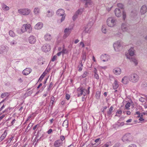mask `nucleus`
I'll return each instance as SVG.
<instances>
[{"label":"nucleus","mask_w":147,"mask_h":147,"mask_svg":"<svg viewBox=\"0 0 147 147\" xmlns=\"http://www.w3.org/2000/svg\"><path fill=\"white\" fill-rule=\"evenodd\" d=\"M139 76L136 74L133 73L130 74L129 77V80L131 82L133 83L137 82L139 80Z\"/></svg>","instance_id":"1"},{"label":"nucleus","mask_w":147,"mask_h":147,"mask_svg":"<svg viewBox=\"0 0 147 147\" xmlns=\"http://www.w3.org/2000/svg\"><path fill=\"white\" fill-rule=\"evenodd\" d=\"M107 25L110 27H113L115 26L117 23L116 19L113 18H109L107 20Z\"/></svg>","instance_id":"2"},{"label":"nucleus","mask_w":147,"mask_h":147,"mask_svg":"<svg viewBox=\"0 0 147 147\" xmlns=\"http://www.w3.org/2000/svg\"><path fill=\"white\" fill-rule=\"evenodd\" d=\"M87 90L82 87H80L78 88L77 90V96L78 97L82 95L85 96L87 93Z\"/></svg>","instance_id":"3"},{"label":"nucleus","mask_w":147,"mask_h":147,"mask_svg":"<svg viewBox=\"0 0 147 147\" xmlns=\"http://www.w3.org/2000/svg\"><path fill=\"white\" fill-rule=\"evenodd\" d=\"M132 137L130 134H126L122 138L123 141L125 143L131 142L132 140Z\"/></svg>","instance_id":"4"},{"label":"nucleus","mask_w":147,"mask_h":147,"mask_svg":"<svg viewBox=\"0 0 147 147\" xmlns=\"http://www.w3.org/2000/svg\"><path fill=\"white\" fill-rule=\"evenodd\" d=\"M57 14L59 16H62L61 19V22H62L65 19V15L64 11L62 9H58L57 11Z\"/></svg>","instance_id":"5"},{"label":"nucleus","mask_w":147,"mask_h":147,"mask_svg":"<svg viewBox=\"0 0 147 147\" xmlns=\"http://www.w3.org/2000/svg\"><path fill=\"white\" fill-rule=\"evenodd\" d=\"M18 12L23 15H27L30 13V9H20L18 10Z\"/></svg>","instance_id":"6"},{"label":"nucleus","mask_w":147,"mask_h":147,"mask_svg":"<svg viewBox=\"0 0 147 147\" xmlns=\"http://www.w3.org/2000/svg\"><path fill=\"white\" fill-rule=\"evenodd\" d=\"M72 30V28H67L64 30V34L63 36L64 39L67 38L70 34Z\"/></svg>","instance_id":"7"},{"label":"nucleus","mask_w":147,"mask_h":147,"mask_svg":"<svg viewBox=\"0 0 147 147\" xmlns=\"http://www.w3.org/2000/svg\"><path fill=\"white\" fill-rule=\"evenodd\" d=\"M42 50L44 52H46L49 51L51 49V47L48 44H45L42 47Z\"/></svg>","instance_id":"8"},{"label":"nucleus","mask_w":147,"mask_h":147,"mask_svg":"<svg viewBox=\"0 0 147 147\" xmlns=\"http://www.w3.org/2000/svg\"><path fill=\"white\" fill-rule=\"evenodd\" d=\"M122 42L120 41H117L113 45L115 50L116 51H118L119 48L121 47Z\"/></svg>","instance_id":"9"},{"label":"nucleus","mask_w":147,"mask_h":147,"mask_svg":"<svg viewBox=\"0 0 147 147\" xmlns=\"http://www.w3.org/2000/svg\"><path fill=\"white\" fill-rule=\"evenodd\" d=\"M93 23V21H91L90 23L88 24L86 27L85 30L86 32L90 33L91 30V27Z\"/></svg>","instance_id":"10"},{"label":"nucleus","mask_w":147,"mask_h":147,"mask_svg":"<svg viewBox=\"0 0 147 147\" xmlns=\"http://www.w3.org/2000/svg\"><path fill=\"white\" fill-rule=\"evenodd\" d=\"M147 11V7L146 5H144L141 7L140 13L141 15L144 14Z\"/></svg>","instance_id":"11"},{"label":"nucleus","mask_w":147,"mask_h":147,"mask_svg":"<svg viewBox=\"0 0 147 147\" xmlns=\"http://www.w3.org/2000/svg\"><path fill=\"white\" fill-rule=\"evenodd\" d=\"M83 11V9H80L77 11L73 16V18L74 20L76 19L78 15L81 14Z\"/></svg>","instance_id":"12"},{"label":"nucleus","mask_w":147,"mask_h":147,"mask_svg":"<svg viewBox=\"0 0 147 147\" xmlns=\"http://www.w3.org/2000/svg\"><path fill=\"white\" fill-rule=\"evenodd\" d=\"M82 1H86L85 7H87L89 6L91 7L93 5V3L91 0H81Z\"/></svg>","instance_id":"13"},{"label":"nucleus","mask_w":147,"mask_h":147,"mask_svg":"<svg viewBox=\"0 0 147 147\" xmlns=\"http://www.w3.org/2000/svg\"><path fill=\"white\" fill-rule=\"evenodd\" d=\"M119 82L116 79H115L114 81L112 84L113 89L114 90L117 89L119 86Z\"/></svg>","instance_id":"14"},{"label":"nucleus","mask_w":147,"mask_h":147,"mask_svg":"<svg viewBox=\"0 0 147 147\" xmlns=\"http://www.w3.org/2000/svg\"><path fill=\"white\" fill-rule=\"evenodd\" d=\"M127 58L130 59L131 62H133L135 66H137L138 63L137 59L135 57H131L130 56H127Z\"/></svg>","instance_id":"15"},{"label":"nucleus","mask_w":147,"mask_h":147,"mask_svg":"<svg viewBox=\"0 0 147 147\" xmlns=\"http://www.w3.org/2000/svg\"><path fill=\"white\" fill-rule=\"evenodd\" d=\"M63 144L62 142L60 140L56 141L54 143V146L55 147H59Z\"/></svg>","instance_id":"16"},{"label":"nucleus","mask_w":147,"mask_h":147,"mask_svg":"<svg viewBox=\"0 0 147 147\" xmlns=\"http://www.w3.org/2000/svg\"><path fill=\"white\" fill-rule=\"evenodd\" d=\"M32 71V69L30 68H26L22 71V74L26 76L29 74Z\"/></svg>","instance_id":"17"},{"label":"nucleus","mask_w":147,"mask_h":147,"mask_svg":"<svg viewBox=\"0 0 147 147\" xmlns=\"http://www.w3.org/2000/svg\"><path fill=\"white\" fill-rule=\"evenodd\" d=\"M109 58V56L106 54L102 55L100 56L101 59L103 61H108Z\"/></svg>","instance_id":"18"},{"label":"nucleus","mask_w":147,"mask_h":147,"mask_svg":"<svg viewBox=\"0 0 147 147\" xmlns=\"http://www.w3.org/2000/svg\"><path fill=\"white\" fill-rule=\"evenodd\" d=\"M28 41L30 43L33 44L35 42L36 39L35 37L33 36H31L29 38Z\"/></svg>","instance_id":"19"},{"label":"nucleus","mask_w":147,"mask_h":147,"mask_svg":"<svg viewBox=\"0 0 147 147\" xmlns=\"http://www.w3.org/2000/svg\"><path fill=\"white\" fill-rule=\"evenodd\" d=\"M114 12L115 16L117 17H120L121 16V13L120 10L118 8H116L115 11Z\"/></svg>","instance_id":"20"},{"label":"nucleus","mask_w":147,"mask_h":147,"mask_svg":"<svg viewBox=\"0 0 147 147\" xmlns=\"http://www.w3.org/2000/svg\"><path fill=\"white\" fill-rule=\"evenodd\" d=\"M43 24L42 22H39L37 23L35 26V29L38 30L41 29L43 27Z\"/></svg>","instance_id":"21"},{"label":"nucleus","mask_w":147,"mask_h":147,"mask_svg":"<svg viewBox=\"0 0 147 147\" xmlns=\"http://www.w3.org/2000/svg\"><path fill=\"white\" fill-rule=\"evenodd\" d=\"M113 72L116 75H119L121 73V70L119 68H116L113 70Z\"/></svg>","instance_id":"22"},{"label":"nucleus","mask_w":147,"mask_h":147,"mask_svg":"<svg viewBox=\"0 0 147 147\" xmlns=\"http://www.w3.org/2000/svg\"><path fill=\"white\" fill-rule=\"evenodd\" d=\"M121 29L123 32L127 31L128 30V28L125 23H123L121 25Z\"/></svg>","instance_id":"23"},{"label":"nucleus","mask_w":147,"mask_h":147,"mask_svg":"<svg viewBox=\"0 0 147 147\" xmlns=\"http://www.w3.org/2000/svg\"><path fill=\"white\" fill-rule=\"evenodd\" d=\"M26 25V31H27L28 33H30L31 32L32 30V28L31 27V26L30 24H25Z\"/></svg>","instance_id":"24"},{"label":"nucleus","mask_w":147,"mask_h":147,"mask_svg":"<svg viewBox=\"0 0 147 147\" xmlns=\"http://www.w3.org/2000/svg\"><path fill=\"white\" fill-rule=\"evenodd\" d=\"M52 37L51 35L48 34H46L45 36V40L47 41H50L52 39Z\"/></svg>","instance_id":"25"},{"label":"nucleus","mask_w":147,"mask_h":147,"mask_svg":"<svg viewBox=\"0 0 147 147\" xmlns=\"http://www.w3.org/2000/svg\"><path fill=\"white\" fill-rule=\"evenodd\" d=\"M128 77L127 76H125L122 79L121 82L124 84H126L128 82Z\"/></svg>","instance_id":"26"},{"label":"nucleus","mask_w":147,"mask_h":147,"mask_svg":"<svg viewBox=\"0 0 147 147\" xmlns=\"http://www.w3.org/2000/svg\"><path fill=\"white\" fill-rule=\"evenodd\" d=\"M7 131L5 130L4 133L0 137V142L3 140L6 137L7 134Z\"/></svg>","instance_id":"27"},{"label":"nucleus","mask_w":147,"mask_h":147,"mask_svg":"<svg viewBox=\"0 0 147 147\" xmlns=\"http://www.w3.org/2000/svg\"><path fill=\"white\" fill-rule=\"evenodd\" d=\"M129 53L130 56H133L134 53V50L133 48H131L129 50Z\"/></svg>","instance_id":"28"},{"label":"nucleus","mask_w":147,"mask_h":147,"mask_svg":"<svg viewBox=\"0 0 147 147\" xmlns=\"http://www.w3.org/2000/svg\"><path fill=\"white\" fill-rule=\"evenodd\" d=\"M40 9L38 7H36L34 9V13L36 15H38L40 13Z\"/></svg>","instance_id":"29"},{"label":"nucleus","mask_w":147,"mask_h":147,"mask_svg":"<svg viewBox=\"0 0 147 147\" xmlns=\"http://www.w3.org/2000/svg\"><path fill=\"white\" fill-rule=\"evenodd\" d=\"M63 49L61 51L62 53L63 54L68 53V51L65 48L64 45H63Z\"/></svg>","instance_id":"30"},{"label":"nucleus","mask_w":147,"mask_h":147,"mask_svg":"<svg viewBox=\"0 0 147 147\" xmlns=\"http://www.w3.org/2000/svg\"><path fill=\"white\" fill-rule=\"evenodd\" d=\"M83 67V64H82V62H81V63L79 64L78 66V71H81L82 69V67Z\"/></svg>","instance_id":"31"},{"label":"nucleus","mask_w":147,"mask_h":147,"mask_svg":"<svg viewBox=\"0 0 147 147\" xmlns=\"http://www.w3.org/2000/svg\"><path fill=\"white\" fill-rule=\"evenodd\" d=\"M122 111L121 109H119L117 110V112L116 113L115 116H117L118 117H120L122 114Z\"/></svg>","instance_id":"32"},{"label":"nucleus","mask_w":147,"mask_h":147,"mask_svg":"<svg viewBox=\"0 0 147 147\" xmlns=\"http://www.w3.org/2000/svg\"><path fill=\"white\" fill-rule=\"evenodd\" d=\"M26 25L25 24H23L22 27L21 29V31L22 33H24L26 31Z\"/></svg>","instance_id":"33"},{"label":"nucleus","mask_w":147,"mask_h":147,"mask_svg":"<svg viewBox=\"0 0 147 147\" xmlns=\"http://www.w3.org/2000/svg\"><path fill=\"white\" fill-rule=\"evenodd\" d=\"M2 9L4 10L7 11L9 9V7L5 4H2Z\"/></svg>","instance_id":"34"},{"label":"nucleus","mask_w":147,"mask_h":147,"mask_svg":"<svg viewBox=\"0 0 147 147\" xmlns=\"http://www.w3.org/2000/svg\"><path fill=\"white\" fill-rule=\"evenodd\" d=\"M101 94V92L99 91H97L96 92V98L98 99L100 98V95Z\"/></svg>","instance_id":"35"},{"label":"nucleus","mask_w":147,"mask_h":147,"mask_svg":"<svg viewBox=\"0 0 147 147\" xmlns=\"http://www.w3.org/2000/svg\"><path fill=\"white\" fill-rule=\"evenodd\" d=\"M47 13L48 14H47V16L49 17L52 16L54 13L53 12L49 10L48 11Z\"/></svg>","instance_id":"36"},{"label":"nucleus","mask_w":147,"mask_h":147,"mask_svg":"<svg viewBox=\"0 0 147 147\" xmlns=\"http://www.w3.org/2000/svg\"><path fill=\"white\" fill-rule=\"evenodd\" d=\"M113 109V107L112 106H111L110 108L109 111L107 112V115H110Z\"/></svg>","instance_id":"37"},{"label":"nucleus","mask_w":147,"mask_h":147,"mask_svg":"<svg viewBox=\"0 0 147 147\" xmlns=\"http://www.w3.org/2000/svg\"><path fill=\"white\" fill-rule=\"evenodd\" d=\"M9 34L11 37H14L15 36V34L12 30H10L9 32Z\"/></svg>","instance_id":"38"},{"label":"nucleus","mask_w":147,"mask_h":147,"mask_svg":"<svg viewBox=\"0 0 147 147\" xmlns=\"http://www.w3.org/2000/svg\"><path fill=\"white\" fill-rule=\"evenodd\" d=\"M131 106V103L129 102H128L125 105V109L127 110H129V107Z\"/></svg>","instance_id":"39"},{"label":"nucleus","mask_w":147,"mask_h":147,"mask_svg":"<svg viewBox=\"0 0 147 147\" xmlns=\"http://www.w3.org/2000/svg\"><path fill=\"white\" fill-rule=\"evenodd\" d=\"M102 30L103 33L105 34L106 32L107 29L105 26H102Z\"/></svg>","instance_id":"40"},{"label":"nucleus","mask_w":147,"mask_h":147,"mask_svg":"<svg viewBox=\"0 0 147 147\" xmlns=\"http://www.w3.org/2000/svg\"><path fill=\"white\" fill-rule=\"evenodd\" d=\"M117 6L118 7L120 8L121 9H123V5L120 3H119L117 4Z\"/></svg>","instance_id":"41"},{"label":"nucleus","mask_w":147,"mask_h":147,"mask_svg":"<svg viewBox=\"0 0 147 147\" xmlns=\"http://www.w3.org/2000/svg\"><path fill=\"white\" fill-rule=\"evenodd\" d=\"M17 43V42L15 40H13L11 41L10 43L11 45L13 46L16 45Z\"/></svg>","instance_id":"42"},{"label":"nucleus","mask_w":147,"mask_h":147,"mask_svg":"<svg viewBox=\"0 0 147 147\" xmlns=\"http://www.w3.org/2000/svg\"><path fill=\"white\" fill-rule=\"evenodd\" d=\"M88 73L87 71H85L84 72L82 75V78H84L86 77Z\"/></svg>","instance_id":"43"},{"label":"nucleus","mask_w":147,"mask_h":147,"mask_svg":"<svg viewBox=\"0 0 147 147\" xmlns=\"http://www.w3.org/2000/svg\"><path fill=\"white\" fill-rule=\"evenodd\" d=\"M86 59V55L85 53H83L82 54V60H84V61Z\"/></svg>","instance_id":"44"},{"label":"nucleus","mask_w":147,"mask_h":147,"mask_svg":"<svg viewBox=\"0 0 147 147\" xmlns=\"http://www.w3.org/2000/svg\"><path fill=\"white\" fill-rule=\"evenodd\" d=\"M8 94V93L7 92L3 93L1 95V97L2 98H3L4 97L7 96Z\"/></svg>","instance_id":"45"},{"label":"nucleus","mask_w":147,"mask_h":147,"mask_svg":"<svg viewBox=\"0 0 147 147\" xmlns=\"http://www.w3.org/2000/svg\"><path fill=\"white\" fill-rule=\"evenodd\" d=\"M53 86V83L52 82H51L50 83L49 86V87L48 88V90H51L52 87Z\"/></svg>","instance_id":"46"},{"label":"nucleus","mask_w":147,"mask_h":147,"mask_svg":"<svg viewBox=\"0 0 147 147\" xmlns=\"http://www.w3.org/2000/svg\"><path fill=\"white\" fill-rule=\"evenodd\" d=\"M123 20H124L126 18V14L125 11H123L122 13Z\"/></svg>","instance_id":"47"},{"label":"nucleus","mask_w":147,"mask_h":147,"mask_svg":"<svg viewBox=\"0 0 147 147\" xmlns=\"http://www.w3.org/2000/svg\"><path fill=\"white\" fill-rule=\"evenodd\" d=\"M40 126V125L39 124H38L36 125H35L33 128V129L34 130H35L36 129H37Z\"/></svg>","instance_id":"48"},{"label":"nucleus","mask_w":147,"mask_h":147,"mask_svg":"<svg viewBox=\"0 0 147 147\" xmlns=\"http://www.w3.org/2000/svg\"><path fill=\"white\" fill-rule=\"evenodd\" d=\"M11 109L9 107H8L5 110H4L3 112V113H8L9 111Z\"/></svg>","instance_id":"49"},{"label":"nucleus","mask_w":147,"mask_h":147,"mask_svg":"<svg viewBox=\"0 0 147 147\" xmlns=\"http://www.w3.org/2000/svg\"><path fill=\"white\" fill-rule=\"evenodd\" d=\"M94 77L96 79H98L99 78V76L98 74L96 73V72L95 71L94 74Z\"/></svg>","instance_id":"50"},{"label":"nucleus","mask_w":147,"mask_h":147,"mask_svg":"<svg viewBox=\"0 0 147 147\" xmlns=\"http://www.w3.org/2000/svg\"><path fill=\"white\" fill-rule=\"evenodd\" d=\"M80 46H81L82 48H84L85 47V45L84 43L82 42H81L80 43Z\"/></svg>","instance_id":"51"},{"label":"nucleus","mask_w":147,"mask_h":147,"mask_svg":"<svg viewBox=\"0 0 147 147\" xmlns=\"http://www.w3.org/2000/svg\"><path fill=\"white\" fill-rule=\"evenodd\" d=\"M57 58V56L56 55H54L51 61H54Z\"/></svg>","instance_id":"52"},{"label":"nucleus","mask_w":147,"mask_h":147,"mask_svg":"<svg viewBox=\"0 0 147 147\" xmlns=\"http://www.w3.org/2000/svg\"><path fill=\"white\" fill-rule=\"evenodd\" d=\"M70 96L68 94H66L65 95L66 98L67 100H69L70 98Z\"/></svg>","instance_id":"53"},{"label":"nucleus","mask_w":147,"mask_h":147,"mask_svg":"<svg viewBox=\"0 0 147 147\" xmlns=\"http://www.w3.org/2000/svg\"><path fill=\"white\" fill-rule=\"evenodd\" d=\"M60 140L62 142L64 140H65V138L64 136H60Z\"/></svg>","instance_id":"54"},{"label":"nucleus","mask_w":147,"mask_h":147,"mask_svg":"<svg viewBox=\"0 0 147 147\" xmlns=\"http://www.w3.org/2000/svg\"><path fill=\"white\" fill-rule=\"evenodd\" d=\"M52 129H50L47 131V133L48 134H50L51 132H52Z\"/></svg>","instance_id":"55"},{"label":"nucleus","mask_w":147,"mask_h":147,"mask_svg":"<svg viewBox=\"0 0 147 147\" xmlns=\"http://www.w3.org/2000/svg\"><path fill=\"white\" fill-rule=\"evenodd\" d=\"M16 120L15 119H14L11 122V125H12L15 122Z\"/></svg>","instance_id":"56"},{"label":"nucleus","mask_w":147,"mask_h":147,"mask_svg":"<svg viewBox=\"0 0 147 147\" xmlns=\"http://www.w3.org/2000/svg\"><path fill=\"white\" fill-rule=\"evenodd\" d=\"M127 115H129L131 114V112L129 111H127L126 112Z\"/></svg>","instance_id":"57"},{"label":"nucleus","mask_w":147,"mask_h":147,"mask_svg":"<svg viewBox=\"0 0 147 147\" xmlns=\"http://www.w3.org/2000/svg\"><path fill=\"white\" fill-rule=\"evenodd\" d=\"M144 99L142 97H141L140 98V100L141 102L144 101Z\"/></svg>","instance_id":"58"},{"label":"nucleus","mask_w":147,"mask_h":147,"mask_svg":"<svg viewBox=\"0 0 147 147\" xmlns=\"http://www.w3.org/2000/svg\"><path fill=\"white\" fill-rule=\"evenodd\" d=\"M44 77L43 76V75H41V76L40 77L39 79V80H40L41 81L43 78H44Z\"/></svg>","instance_id":"59"},{"label":"nucleus","mask_w":147,"mask_h":147,"mask_svg":"<svg viewBox=\"0 0 147 147\" xmlns=\"http://www.w3.org/2000/svg\"><path fill=\"white\" fill-rule=\"evenodd\" d=\"M18 81L20 82V83H21L23 82L22 79L21 78L18 79Z\"/></svg>","instance_id":"60"},{"label":"nucleus","mask_w":147,"mask_h":147,"mask_svg":"<svg viewBox=\"0 0 147 147\" xmlns=\"http://www.w3.org/2000/svg\"><path fill=\"white\" fill-rule=\"evenodd\" d=\"M79 41V40L78 39H76L74 41V43L75 44H76L78 43Z\"/></svg>","instance_id":"61"},{"label":"nucleus","mask_w":147,"mask_h":147,"mask_svg":"<svg viewBox=\"0 0 147 147\" xmlns=\"http://www.w3.org/2000/svg\"><path fill=\"white\" fill-rule=\"evenodd\" d=\"M65 100H63L61 102V105H64L65 104Z\"/></svg>","instance_id":"62"},{"label":"nucleus","mask_w":147,"mask_h":147,"mask_svg":"<svg viewBox=\"0 0 147 147\" xmlns=\"http://www.w3.org/2000/svg\"><path fill=\"white\" fill-rule=\"evenodd\" d=\"M5 107V106L3 105L0 109V111H1Z\"/></svg>","instance_id":"63"},{"label":"nucleus","mask_w":147,"mask_h":147,"mask_svg":"<svg viewBox=\"0 0 147 147\" xmlns=\"http://www.w3.org/2000/svg\"><path fill=\"white\" fill-rule=\"evenodd\" d=\"M62 53L61 51L57 53V55L58 56H59L61 55V53Z\"/></svg>","instance_id":"64"}]
</instances>
